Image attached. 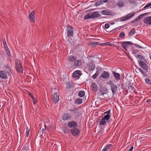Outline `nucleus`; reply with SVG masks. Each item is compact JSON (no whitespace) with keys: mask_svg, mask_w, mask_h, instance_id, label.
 <instances>
[{"mask_svg":"<svg viewBox=\"0 0 151 151\" xmlns=\"http://www.w3.org/2000/svg\"><path fill=\"white\" fill-rule=\"evenodd\" d=\"M31 98L32 99H33L35 98L33 96H32V97H31Z\"/></svg>","mask_w":151,"mask_h":151,"instance_id":"56","label":"nucleus"},{"mask_svg":"<svg viewBox=\"0 0 151 151\" xmlns=\"http://www.w3.org/2000/svg\"><path fill=\"white\" fill-rule=\"evenodd\" d=\"M51 99L52 101L55 104L58 101L59 98L57 92L54 93L51 97Z\"/></svg>","mask_w":151,"mask_h":151,"instance_id":"6","label":"nucleus"},{"mask_svg":"<svg viewBox=\"0 0 151 151\" xmlns=\"http://www.w3.org/2000/svg\"><path fill=\"white\" fill-rule=\"evenodd\" d=\"M111 90L113 94H115L116 91H117V87L116 85L114 84L111 86Z\"/></svg>","mask_w":151,"mask_h":151,"instance_id":"20","label":"nucleus"},{"mask_svg":"<svg viewBox=\"0 0 151 151\" xmlns=\"http://www.w3.org/2000/svg\"><path fill=\"white\" fill-rule=\"evenodd\" d=\"M88 69L90 71L94 70L95 68V65L94 64H91L88 66Z\"/></svg>","mask_w":151,"mask_h":151,"instance_id":"27","label":"nucleus"},{"mask_svg":"<svg viewBox=\"0 0 151 151\" xmlns=\"http://www.w3.org/2000/svg\"><path fill=\"white\" fill-rule=\"evenodd\" d=\"M29 129H28V128H27L26 131V136L27 137H28L29 135Z\"/></svg>","mask_w":151,"mask_h":151,"instance_id":"44","label":"nucleus"},{"mask_svg":"<svg viewBox=\"0 0 151 151\" xmlns=\"http://www.w3.org/2000/svg\"><path fill=\"white\" fill-rule=\"evenodd\" d=\"M91 86L92 90L95 92H96L98 90V87L97 84L95 83H92Z\"/></svg>","mask_w":151,"mask_h":151,"instance_id":"22","label":"nucleus"},{"mask_svg":"<svg viewBox=\"0 0 151 151\" xmlns=\"http://www.w3.org/2000/svg\"><path fill=\"white\" fill-rule=\"evenodd\" d=\"M111 111L110 110H109L108 111L104 112V114H107L106 115H110Z\"/></svg>","mask_w":151,"mask_h":151,"instance_id":"45","label":"nucleus"},{"mask_svg":"<svg viewBox=\"0 0 151 151\" xmlns=\"http://www.w3.org/2000/svg\"><path fill=\"white\" fill-rule=\"evenodd\" d=\"M136 57L139 59L138 60V63H139L140 61H145V60L144 57L141 55H138Z\"/></svg>","mask_w":151,"mask_h":151,"instance_id":"21","label":"nucleus"},{"mask_svg":"<svg viewBox=\"0 0 151 151\" xmlns=\"http://www.w3.org/2000/svg\"><path fill=\"white\" fill-rule=\"evenodd\" d=\"M102 45V44H100V45Z\"/></svg>","mask_w":151,"mask_h":151,"instance_id":"61","label":"nucleus"},{"mask_svg":"<svg viewBox=\"0 0 151 151\" xmlns=\"http://www.w3.org/2000/svg\"><path fill=\"white\" fill-rule=\"evenodd\" d=\"M96 69L98 70L96 71L95 74L98 76L99 74V72L102 71V68H99L98 69V67H96Z\"/></svg>","mask_w":151,"mask_h":151,"instance_id":"34","label":"nucleus"},{"mask_svg":"<svg viewBox=\"0 0 151 151\" xmlns=\"http://www.w3.org/2000/svg\"><path fill=\"white\" fill-rule=\"evenodd\" d=\"M0 78L4 79L8 78L5 72L2 70L0 71Z\"/></svg>","mask_w":151,"mask_h":151,"instance_id":"14","label":"nucleus"},{"mask_svg":"<svg viewBox=\"0 0 151 151\" xmlns=\"http://www.w3.org/2000/svg\"><path fill=\"white\" fill-rule=\"evenodd\" d=\"M32 100L34 104H35L37 101V99L35 98H34Z\"/></svg>","mask_w":151,"mask_h":151,"instance_id":"49","label":"nucleus"},{"mask_svg":"<svg viewBox=\"0 0 151 151\" xmlns=\"http://www.w3.org/2000/svg\"><path fill=\"white\" fill-rule=\"evenodd\" d=\"M150 59H151V56H150Z\"/></svg>","mask_w":151,"mask_h":151,"instance_id":"60","label":"nucleus"},{"mask_svg":"<svg viewBox=\"0 0 151 151\" xmlns=\"http://www.w3.org/2000/svg\"><path fill=\"white\" fill-rule=\"evenodd\" d=\"M106 90L104 88H101L99 90L101 93V94L103 95L106 93Z\"/></svg>","mask_w":151,"mask_h":151,"instance_id":"31","label":"nucleus"},{"mask_svg":"<svg viewBox=\"0 0 151 151\" xmlns=\"http://www.w3.org/2000/svg\"><path fill=\"white\" fill-rule=\"evenodd\" d=\"M44 130V129H43V128H42V129L41 130V131H42V133H43V132Z\"/></svg>","mask_w":151,"mask_h":151,"instance_id":"58","label":"nucleus"},{"mask_svg":"<svg viewBox=\"0 0 151 151\" xmlns=\"http://www.w3.org/2000/svg\"><path fill=\"white\" fill-rule=\"evenodd\" d=\"M145 81L146 83L148 85L151 84V81L149 78H147L145 79Z\"/></svg>","mask_w":151,"mask_h":151,"instance_id":"36","label":"nucleus"},{"mask_svg":"<svg viewBox=\"0 0 151 151\" xmlns=\"http://www.w3.org/2000/svg\"><path fill=\"white\" fill-rule=\"evenodd\" d=\"M6 70V73L10 75V73H11L10 71V68L9 65H6L5 66Z\"/></svg>","mask_w":151,"mask_h":151,"instance_id":"24","label":"nucleus"},{"mask_svg":"<svg viewBox=\"0 0 151 151\" xmlns=\"http://www.w3.org/2000/svg\"><path fill=\"white\" fill-rule=\"evenodd\" d=\"M148 14L147 13H145L144 14H141L139 16H138V17L140 18V19L142 18L143 17H144L145 15H147Z\"/></svg>","mask_w":151,"mask_h":151,"instance_id":"43","label":"nucleus"},{"mask_svg":"<svg viewBox=\"0 0 151 151\" xmlns=\"http://www.w3.org/2000/svg\"><path fill=\"white\" fill-rule=\"evenodd\" d=\"M145 61H140L139 63L140 66L146 71H147L148 68L147 65L145 62Z\"/></svg>","mask_w":151,"mask_h":151,"instance_id":"8","label":"nucleus"},{"mask_svg":"<svg viewBox=\"0 0 151 151\" xmlns=\"http://www.w3.org/2000/svg\"><path fill=\"white\" fill-rule=\"evenodd\" d=\"M144 23L147 25H151V16L145 18L143 20Z\"/></svg>","mask_w":151,"mask_h":151,"instance_id":"9","label":"nucleus"},{"mask_svg":"<svg viewBox=\"0 0 151 151\" xmlns=\"http://www.w3.org/2000/svg\"><path fill=\"white\" fill-rule=\"evenodd\" d=\"M150 101V100H149V99L147 100V101H146V102H149Z\"/></svg>","mask_w":151,"mask_h":151,"instance_id":"57","label":"nucleus"},{"mask_svg":"<svg viewBox=\"0 0 151 151\" xmlns=\"http://www.w3.org/2000/svg\"><path fill=\"white\" fill-rule=\"evenodd\" d=\"M70 132L72 135L75 136L79 135L80 133L79 130L77 128L71 129Z\"/></svg>","mask_w":151,"mask_h":151,"instance_id":"11","label":"nucleus"},{"mask_svg":"<svg viewBox=\"0 0 151 151\" xmlns=\"http://www.w3.org/2000/svg\"><path fill=\"white\" fill-rule=\"evenodd\" d=\"M77 125V123L74 121L70 122L68 123V126L70 128H75Z\"/></svg>","mask_w":151,"mask_h":151,"instance_id":"12","label":"nucleus"},{"mask_svg":"<svg viewBox=\"0 0 151 151\" xmlns=\"http://www.w3.org/2000/svg\"><path fill=\"white\" fill-rule=\"evenodd\" d=\"M91 16V14L88 13L87 14L84 16V18L85 19H87L92 18Z\"/></svg>","mask_w":151,"mask_h":151,"instance_id":"33","label":"nucleus"},{"mask_svg":"<svg viewBox=\"0 0 151 151\" xmlns=\"http://www.w3.org/2000/svg\"><path fill=\"white\" fill-rule=\"evenodd\" d=\"M133 45H134L136 47H137L138 48L142 49L143 48L142 47L136 44H133Z\"/></svg>","mask_w":151,"mask_h":151,"instance_id":"47","label":"nucleus"},{"mask_svg":"<svg viewBox=\"0 0 151 151\" xmlns=\"http://www.w3.org/2000/svg\"><path fill=\"white\" fill-rule=\"evenodd\" d=\"M82 64L81 61V60H78L75 61L74 62V66H81Z\"/></svg>","mask_w":151,"mask_h":151,"instance_id":"23","label":"nucleus"},{"mask_svg":"<svg viewBox=\"0 0 151 151\" xmlns=\"http://www.w3.org/2000/svg\"><path fill=\"white\" fill-rule=\"evenodd\" d=\"M67 36L68 37L73 36V31L72 26L70 25L67 26Z\"/></svg>","mask_w":151,"mask_h":151,"instance_id":"5","label":"nucleus"},{"mask_svg":"<svg viewBox=\"0 0 151 151\" xmlns=\"http://www.w3.org/2000/svg\"><path fill=\"white\" fill-rule=\"evenodd\" d=\"M91 44L92 45H98L99 44V42H93V41H91L90 42Z\"/></svg>","mask_w":151,"mask_h":151,"instance_id":"40","label":"nucleus"},{"mask_svg":"<svg viewBox=\"0 0 151 151\" xmlns=\"http://www.w3.org/2000/svg\"><path fill=\"white\" fill-rule=\"evenodd\" d=\"M116 5L119 7H121L124 6V4L122 1H118L116 3Z\"/></svg>","mask_w":151,"mask_h":151,"instance_id":"32","label":"nucleus"},{"mask_svg":"<svg viewBox=\"0 0 151 151\" xmlns=\"http://www.w3.org/2000/svg\"><path fill=\"white\" fill-rule=\"evenodd\" d=\"M140 19V18L138 16L134 20L130 22L131 23H133L135 22H136L138 21Z\"/></svg>","mask_w":151,"mask_h":151,"instance_id":"39","label":"nucleus"},{"mask_svg":"<svg viewBox=\"0 0 151 151\" xmlns=\"http://www.w3.org/2000/svg\"><path fill=\"white\" fill-rule=\"evenodd\" d=\"M135 14L134 13H131L128 14L127 15L122 17L120 19L121 22L125 21L128 20L134 16Z\"/></svg>","mask_w":151,"mask_h":151,"instance_id":"3","label":"nucleus"},{"mask_svg":"<svg viewBox=\"0 0 151 151\" xmlns=\"http://www.w3.org/2000/svg\"><path fill=\"white\" fill-rule=\"evenodd\" d=\"M108 83L110 85V86L114 84L113 83V81L111 80H110L108 82Z\"/></svg>","mask_w":151,"mask_h":151,"instance_id":"46","label":"nucleus"},{"mask_svg":"<svg viewBox=\"0 0 151 151\" xmlns=\"http://www.w3.org/2000/svg\"><path fill=\"white\" fill-rule=\"evenodd\" d=\"M112 146L111 144H109L106 146L102 151H108V150Z\"/></svg>","mask_w":151,"mask_h":151,"instance_id":"25","label":"nucleus"},{"mask_svg":"<svg viewBox=\"0 0 151 151\" xmlns=\"http://www.w3.org/2000/svg\"><path fill=\"white\" fill-rule=\"evenodd\" d=\"M4 48L5 49H8V47H7V45L6 44H5L4 45Z\"/></svg>","mask_w":151,"mask_h":151,"instance_id":"52","label":"nucleus"},{"mask_svg":"<svg viewBox=\"0 0 151 151\" xmlns=\"http://www.w3.org/2000/svg\"><path fill=\"white\" fill-rule=\"evenodd\" d=\"M66 87L67 89H70L73 87V86L70 82H67L66 83Z\"/></svg>","mask_w":151,"mask_h":151,"instance_id":"26","label":"nucleus"},{"mask_svg":"<svg viewBox=\"0 0 151 151\" xmlns=\"http://www.w3.org/2000/svg\"><path fill=\"white\" fill-rule=\"evenodd\" d=\"M35 12L33 11L29 14L28 18L31 22H34L35 21Z\"/></svg>","mask_w":151,"mask_h":151,"instance_id":"7","label":"nucleus"},{"mask_svg":"<svg viewBox=\"0 0 151 151\" xmlns=\"http://www.w3.org/2000/svg\"><path fill=\"white\" fill-rule=\"evenodd\" d=\"M108 1V0H102L101 1H99V2H96V5H100L101 4V2L102 1L103 3H106Z\"/></svg>","mask_w":151,"mask_h":151,"instance_id":"35","label":"nucleus"},{"mask_svg":"<svg viewBox=\"0 0 151 151\" xmlns=\"http://www.w3.org/2000/svg\"><path fill=\"white\" fill-rule=\"evenodd\" d=\"M109 27V25L107 24H106L104 25V27L106 29H108Z\"/></svg>","mask_w":151,"mask_h":151,"instance_id":"50","label":"nucleus"},{"mask_svg":"<svg viewBox=\"0 0 151 151\" xmlns=\"http://www.w3.org/2000/svg\"><path fill=\"white\" fill-rule=\"evenodd\" d=\"M91 14L92 18H98L101 16L98 11L94 12Z\"/></svg>","mask_w":151,"mask_h":151,"instance_id":"16","label":"nucleus"},{"mask_svg":"<svg viewBox=\"0 0 151 151\" xmlns=\"http://www.w3.org/2000/svg\"><path fill=\"white\" fill-rule=\"evenodd\" d=\"M29 95L31 97H32L33 96L32 94L30 93H29Z\"/></svg>","mask_w":151,"mask_h":151,"instance_id":"54","label":"nucleus"},{"mask_svg":"<svg viewBox=\"0 0 151 151\" xmlns=\"http://www.w3.org/2000/svg\"><path fill=\"white\" fill-rule=\"evenodd\" d=\"M133 149V147H131L129 149V151H132Z\"/></svg>","mask_w":151,"mask_h":151,"instance_id":"53","label":"nucleus"},{"mask_svg":"<svg viewBox=\"0 0 151 151\" xmlns=\"http://www.w3.org/2000/svg\"><path fill=\"white\" fill-rule=\"evenodd\" d=\"M75 102L77 104H80L82 102V99L80 98H77L75 101Z\"/></svg>","mask_w":151,"mask_h":151,"instance_id":"28","label":"nucleus"},{"mask_svg":"<svg viewBox=\"0 0 151 151\" xmlns=\"http://www.w3.org/2000/svg\"><path fill=\"white\" fill-rule=\"evenodd\" d=\"M82 74L81 71L79 70H77L75 71L73 73L72 76L73 78H79Z\"/></svg>","mask_w":151,"mask_h":151,"instance_id":"10","label":"nucleus"},{"mask_svg":"<svg viewBox=\"0 0 151 151\" xmlns=\"http://www.w3.org/2000/svg\"><path fill=\"white\" fill-rule=\"evenodd\" d=\"M85 95V93L84 91H80L78 93V95L80 97H83Z\"/></svg>","mask_w":151,"mask_h":151,"instance_id":"30","label":"nucleus"},{"mask_svg":"<svg viewBox=\"0 0 151 151\" xmlns=\"http://www.w3.org/2000/svg\"><path fill=\"white\" fill-rule=\"evenodd\" d=\"M109 76L110 75L109 72L104 71L101 74L100 77L103 79H105L109 78Z\"/></svg>","mask_w":151,"mask_h":151,"instance_id":"13","label":"nucleus"},{"mask_svg":"<svg viewBox=\"0 0 151 151\" xmlns=\"http://www.w3.org/2000/svg\"><path fill=\"white\" fill-rule=\"evenodd\" d=\"M75 109H76V108H74V109H73V110H72V111H75Z\"/></svg>","mask_w":151,"mask_h":151,"instance_id":"59","label":"nucleus"},{"mask_svg":"<svg viewBox=\"0 0 151 151\" xmlns=\"http://www.w3.org/2000/svg\"><path fill=\"white\" fill-rule=\"evenodd\" d=\"M97 76V75H96V74H95L94 75H93L92 76V78H93V79H95L96 78L97 76Z\"/></svg>","mask_w":151,"mask_h":151,"instance_id":"48","label":"nucleus"},{"mask_svg":"<svg viewBox=\"0 0 151 151\" xmlns=\"http://www.w3.org/2000/svg\"><path fill=\"white\" fill-rule=\"evenodd\" d=\"M110 115H106L101 119L99 122V124L100 125H106V122L108 121L110 119Z\"/></svg>","mask_w":151,"mask_h":151,"instance_id":"2","label":"nucleus"},{"mask_svg":"<svg viewBox=\"0 0 151 151\" xmlns=\"http://www.w3.org/2000/svg\"><path fill=\"white\" fill-rule=\"evenodd\" d=\"M3 42L4 45L5 44H6V41L5 40H3Z\"/></svg>","mask_w":151,"mask_h":151,"instance_id":"55","label":"nucleus"},{"mask_svg":"<svg viewBox=\"0 0 151 151\" xmlns=\"http://www.w3.org/2000/svg\"><path fill=\"white\" fill-rule=\"evenodd\" d=\"M15 64L16 69L17 72L19 73H22L23 69L21 61L18 59H16L15 60Z\"/></svg>","mask_w":151,"mask_h":151,"instance_id":"1","label":"nucleus"},{"mask_svg":"<svg viewBox=\"0 0 151 151\" xmlns=\"http://www.w3.org/2000/svg\"><path fill=\"white\" fill-rule=\"evenodd\" d=\"M45 129L47 130L48 131H49V128L48 127H47V126L45 125Z\"/></svg>","mask_w":151,"mask_h":151,"instance_id":"51","label":"nucleus"},{"mask_svg":"<svg viewBox=\"0 0 151 151\" xmlns=\"http://www.w3.org/2000/svg\"><path fill=\"white\" fill-rule=\"evenodd\" d=\"M150 6V8H151V3H147L144 7L145 9H146Z\"/></svg>","mask_w":151,"mask_h":151,"instance_id":"41","label":"nucleus"},{"mask_svg":"<svg viewBox=\"0 0 151 151\" xmlns=\"http://www.w3.org/2000/svg\"><path fill=\"white\" fill-rule=\"evenodd\" d=\"M67 59L68 61L72 62L75 61L77 59V57L73 55H70L68 56Z\"/></svg>","mask_w":151,"mask_h":151,"instance_id":"17","label":"nucleus"},{"mask_svg":"<svg viewBox=\"0 0 151 151\" xmlns=\"http://www.w3.org/2000/svg\"><path fill=\"white\" fill-rule=\"evenodd\" d=\"M6 51V53L8 55L9 57V58H11V55H10V52L9 50L8 49H5Z\"/></svg>","mask_w":151,"mask_h":151,"instance_id":"37","label":"nucleus"},{"mask_svg":"<svg viewBox=\"0 0 151 151\" xmlns=\"http://www.w3.org/2000/svg\"><path fill=\"white\" fill-rule=\"evenodd\" d=\"M119 45V44H121L122 47L125 50H127V48L128 47V45H133V43L130 41H127L124 42H119L117 43Z\"/></svg>","mask_w":151,"mask_h":151,"instance_id":"4","label":"nucleus"},{"mask_svg":"<svg viewBox=\"0 0 151 151\" xmlns=\"http://www.w3.org/2000/svg\"><path fill=\"white\" fill-rule=\"evenodd\" d=\"M124 33V32H121L119 35V37L121 38H123L125 36Z\"/></svg>","mask_w":151,"mask_h":151,"instance_id":"38","label":"nucleus"},{"mask_svg":"<svg viewBox=\"0 0 151 151\" xmlns=\"http://www.w3.org/2000/svg\"><path fill=\"white\" fill-rule=\"evenodd\" d=\"M139 71L141 72L142 74L144 76H147V74L145 73L143 70L140 68L139 69Z\"/></svg>","mask_w":151,"mask_h":151,"instance_id":"42","label":"nucleus"},{"mask_svg":"<svg viewBox=\"0 0 151 151\" xmlns=\"http://www.w3.org/2000/svg\"><path fill=\"white\" fill-rule=\"evenodd\" d=\"M62 119L64 120H68L71 118L70 114L68 113L64 114L62 117Z\"/></svg>","mask_w":151,"mask_h":151,"instance_id":"15","label":"nucleus"},{"mask_svg":"<svg viewBox=\"0 0 151 151\" xmlns=\"http://www.w3.org/2000/svg\"><path fill=\"white\" fill-rule=\"evenodd\" d=\"M112 73L114 77V78L116 80H120V75L118 73L114 71H112Z\"/></svg>","mask_w":151,"mask_h":151,"instance_id":"19","label":"nucleus"},{"mask_svg":"<svg viewBox=\"0 0 151 151\" xmlns=\"http://www.w3.org/2000/svg\"><path fill=\"white\" fill-rule=\"evenodd\" d=\"M101 12L102 14L105 15H112V12L110 10H105L101 11Z\"/></svg>","mask_w":151,"mask_h":151,"instance_id":"18","label":"nucleus"},{"mask_svg":"<svg viewBox=\"0 0 151 151\" xmlns=\"http://www.w3.org/2000/svg\"><path fill=\"white\" fill-rule=\"evenodd\" d=\"M135 32V29L134 28L132 29L128 34L129 36H131L133 35Z\"/></svg>","mask_w":151,"mask_h":151,"instance_id":"29","label":"nucleus"}]
</instances>
